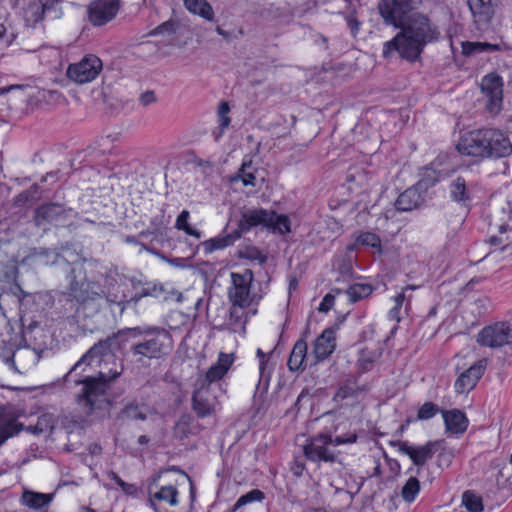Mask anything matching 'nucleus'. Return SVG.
Masks as SVG:
<instances>
[{
	"instance_id": "nucleus-11",
	"label": "nucleus",
	"mask_w": 512,
	"mask_h": 512,
	"mask_svg": "<svg viewBox=\"0 0 512 512\" xmlns=\"http://www.w3.org/2000/svg\"><path fill=\"white\" fill-rule=\"evenodd\" d=\"M457 150L463 155L488 158L489 150L487 148L486 129L465 133L457 144Z\"/></svg>"
},
{
	"instance_id": "nucleus-52",
	"label": "nucleus",
	"mask_w": 512,
	"mask_h": 512,
	"mask_svg": "<svg viewBox=\"0 0 512 512\" xmlns=\"http://www.w3.org/2000/svg\"><path fill=\"white\" fill-rule=\"evenodd\" d=\"M216 31H217V33H218L219 35H222V36H225V35H226L225 31H224V30H222L220 27H218V28L216 29Z\"/></svg>"
},
{
	"instance_id": "nucleus-3",
	"label": "nucleus",
	"mask_w": 512,
	"mask_h": 512,
	"mask_svg": "<svg viewBox=\"0 0 512 512\" xmlns=\"http://www.w3.org/2000/svg\"><path fill=\"white\" fill-rule=\"evenodd\" d=\"M252 282L253 273L249 269L231 273V285L228 288L231 302L229 321L235 332L244 331L247 321L257 313L258 301L251 293Z\"/></svg>"
},
{
	"instance_id": "nucleus-27",
	"label": "nucleus",
	"mask_w": 512,
	"mask_h": 512,
	"mask_svg": "<svg viewBox=\"0 0 512 512\" xmlns=\"http://www.w3.org/2000/svg\"><path fill=\"white\" fill-rule=\"evenodd\" d=\"M462 54L465 56H476L482 53H490L498 51L500 46L498 44H491L488 42H473L463 41L461 42Z\"/></svg>"
},
{
	"instance_id": "nucleus-32",
	"label": "nucleus",
	"mask_w": 512,
	"mask_h": 512,
	"mask_svg": "<svg viewBox=\"0 0 512 512\" xmlns=\"http://www.w3.org/2000/svg\"><path fill=\"white\" fill-rule=\"evenodd\" d=\"M241 180L244 186L255 187L257 185V177L255 175V169L251 165V161L243 162L238 174L232 178V181Z\"/></svg>"
},
{
	"instance_id": "nucleus-57",
	"label": "nucleus",
	"mask_w": 512,
	"mask_h": 512,
	"mask_svg": "<svg viewBox=\"0 0 512 512\" xmlns=\"http://www.w3.org/2000/svg\"><path fill=\"white\" fill-rule=\"evenodd\" d=\"M415 288H416L415 286H407V287H406V290H407V289H415Z\"/></svg>"
},
{
	"instance_id": "nucleus-41",
	"label": "nucleus",
	"mask_w": 512,
	"mask_h": 512,
	"mask_svg": "<svg viewBox=\"0 0 512 512\" xmlns=\"http://www.w3.org/2000/svg\"><path fill=\"white\" fill-rule=\"evenodd\" d=\"M439 412V408L432 402L424 403L418 410V419L428 420L434 417Z\"/></svg>"
},
{
	"instance_id": "nucleus-28",
	"label": "nucleus",
	"mask_w": 512,
	"mask_h": 512,
	"mask_svg": "<svg viewBox=\"0 0 512 512\" xmlns=\"http://www.w3.org/2000/svg\"><path fill=\"white\" fill-rule=\"evenodd\" d=\"M184 6L192 14L208 21L213 20L214 11L206 0H184Z\"/></svg>"
},
{
	"instance_id": "nucleus-19",
	"label": "nucleus",
	"mask_w": 512,
	"mask_h": 512,
	"mask_svg": "<svg viewBox=\"0 0 512 512\" xmlns=\"http://www.w3.org/2000/svg\"><path fill=\"white\" fill-rule=\"evenodd\" d=\"M433 443L428 442L423 446H413L406 442L398 444V452L407 455L411 461L417 465L422 466L433 455Z\"/></svg>"
},
{
	"instance_id": "nucleus-55",
	"label": "nucleus",
	"mask_w": 512,
	"mask_h": 512,
	"mask_svg": "<svg viewBox=\"0 0 512 512\" xmlns=\"http://www.w3.org/2000/svg\"><path fill=\"white\" fill-rule=\"evenodd\" d=\"M85 512H96V511H95V510H93V509L86 508V509H85Z\"/></svg>"
},
{
	"instance_id": "nucleus-33",
	"label": "nucleus",
	"mask_w": 512,
	"mask_h": 512,
	"mask_svg": "<svg viewBox=\"0 0 512 512\" xmlns=\"http://www.w3.org/2000/svg\"><path fill=\"white\" fill-rule=\"evenodd\" d=\"M189 219L190 212L188 210H183L176 219L175 228L177 230L185 232L189 236H192L196 239H200L202 237V233L198 229L192 227L189 224Z\"/></svg>"
},
{
	"instance_id": "nucleus-5",
	"label": "nucleus",
	"mask_w": 512,
	"mask_h": 512,
	"mask_svg": "<svg viewBox=\"0 0 512 512\" xmlns=\"http://www.w3.org/2000/svg\"><path fill=\"white\" fill-rule=\"evenodd\" d=\"M50 91L23 85H10L0 88V105L7 104L9 109H32L47 99ZM0 110H3L0 108Z\"/></svg>"
},
{
	"instance_id": "nucleus-43",
	"label": "nucleus",
	"mask_w": 512,
	"mask_h": 512,
	"mask_svg": "<svg viewBox=\"0 0 512 512\" xmlns=\"http://www.w3.org/2000/svg\"><path fill=\"white\" fill-rule=\"evenodd\" d=\"M174 32H175V24L173 21L169 20V21L162 23L161 25L156 27L154 30H152L150 32V35H153V36L165 35V34L170 35V34H173Z\"/></svg>"
},
{
	"instance_id": "nucleus-45",
	"label": "nucleus",
	"mask_w": 512,
	"mask_h": 512,
	"mask_svg": "<svg viewBox=\"0 0 512 512\" xmlns=\"http://www.w3.org/2000/svg\"><path fill=\"white\" fill-rule=\"evenodd\" d=\"M334 303V298L331 295H326L321 301L318 310L320 312H327L330 310Z\"/></svg>"
},
{
	"instance_id": "nucleus-6",
	"label": "nucleus",
	"mask_w": 512,
	"mask_h": 512,
	"mask_svg": "<svg viewBox=\"0 0 512 512\" xmlns=\"http://www.w3.org/2000/svg\"><path fill=\"white\" fill-rule=\"evenodd\" d=\"M258 226L265 227L280 235L291 231V221L287 215L277 214L275 211L265 209H252L242 214L239 224L241 231H248Z\"/></svg>"
},
{
	"instance_id": "nucleus-53",
	"label": "nucleus",
	"mask_w": 512,
	"mask_h": 512,
	"mask_svg": "<svg viewBox=\"0 0 512 512\" xmlns=\"http://www.w3.org/2000/svg\"><path fill=\"white\" fill-rule=\"evenodd\" d=\"M5 29L2 24H0V37L3 35Z\"/></svg>"
},
{
	"instance_id": "nucleus-38",
	"label": "nucleus",
	"mask_w": 512,
	"mask_h": 512,
	"mask_svg": "<svg viewBox=\"0 0 512 512\" xmlns=\"http://www.w3.org/2000/svg\"><path fill=\"white\" fill-rule=\"evenodd\" d=\"M451 197L453 200L457 202H465L468 200V192L466 189V181L458 177L452 184H451Z\"/></svg>"
},
{
	"instance_id": "nucleus-24",
	"label": "nucleus",
	"mask_w": 512,
	"mask_h": 512,
	"mask_svg": "<svg viewBox=\"0 0 512 512\" xmlns=\"http://www.w3.org/2000/svg\"><path fill=\"white\" fill-rule=\"evenodd\" d=\"M446 430L452 434H462L468 426V420L465 414L459 410H450L442 412Z\"/></svg>"
},
{
	"instance_id": "nucleus-50",
	"label": "nucleus",
	"mask_w": 512,
	"mask_h": 512,
	"mask_svg": "<svg viewBox=\"0 0 512 512\" xmlns=\"http://www.w3.org/2000/svg\"><path fill=\"white\" fill-rule=\"evenodd\" d=\"M398 314H399V309H397V308H395V307H393V308L389 311V313H388V315H389L390 319H392V320H396L397 322H399L400 318H399Z\"/></svg>"
},
{
	"instance_id": "nucleus-35",
	"label": "nucleus",
	"mask_w": 512,
	"mask_h": 512,
	"mask_svg": "<svg viewBox=\"0 0 512 512\" xmlns=\"http://www.w3.org/2000/svg\"><path fill=\"white\" fill-rule=\"evenodd\" d=\"M420 491V482L416 477H410L405 485L402 487L401 496L402 498L411 503L415 500Z\"/></svg>"
},
{
	"instance_id": "nucleus-30",
	"label": "nucleus",
	"mask_w": 512,
	"mask_h": 512,
	"mask_svg": "<svg viewBox=\"0 0 512 512\" xmlns=\"http://www.w3.org/2000/svg\"><path fill=\"white\" fill-rule=\"evenodd\" d=\"M306 352L307 345L305 342L299 341L294 345L288 360L290 370L294 371L302 367L306 357Z\"/></svg>"
},
{
	"instance_id": "nucleus-21",
	"label": "nucleus",
	"mask_w": 512,
	"mask_h": 512,
	"mask_svg": "<svg viewBox=\"0 0 512 512\" xmlns=\"http://www.w3.org/2000/svg\"><path fill=\"white\" fill-rule=\"evenodd\" d=\"M241 237V233L235 230L231 233L220 234L216 237L210 238L202 242L201 246L206 255L211 254L217 250L225 249L235 243Z\"/></svg>"
},
{
	"instance_id": "nucleus-37",
	"label": "nucleus",
	"mask_w": 512,
	"mask_h": 512,
	"mask_svg": "<svg viewBox=\"0 0 512 512\" xmlns=\"http://www.w3.org/2000/svg\"><path fill=\"white\" fill-rule=\"evenodd\" d=\"M462 504L470 512H482L483 504L481 497L471 491H466L462 496Z\"/></svg>"
},
{
	"instance_id": "nucleus-9",
	"label": "nucleus",
	"mask_w": 512,
	"mask_h": 512,
	"mask_svg": "<svg viewBox=\"0 0 512 512\" xmlns=\"http://www.w3.org/2000/svg\"><path fill=\"white\" fill-rule=\"evenodd\" d=\"M503 86L502 77L496 73H490L482 78L480 88L490 114L496 115L502 108Z\"/></svg>"
},
{
	"instance_id": "nucleus-47",
	"label": "nucleus",
	"mask_w": 512,
	"mask_h": 512,
	"mask_svg": "<svg viewBox=\"0 0 512 512\" xmlns=\"http://www.w3.org/2000/svg\"><path fill=\"white\" fill-rule=\"evenodd\" d=\"M58 210H60L59 206H57V205H50V206H48L46 208H43L42 209V213L47 215V216H50L52 213L58 212Z\"/></svg>"
},
{
	"instance_id": "nucleus-14",
	"label": "nucleus",
	"mask_w": 512,
	"mask_h": 512,
	"mask_svg": "<svg viewBox=\"0 0 512 512\" xmlns=\"http://www.w3.org/2000/svg\"><path fill=\"white\" fill-rule=\"evenodd\" d=\"M332 444V437L329 435L321 434L304 446V454L311 461H324L333 462L335 454L330 449Z\"/></svg>"
},
{
	"instance_id": "nucleus-18",
	"label": "nucleus",
	"mask_w": 512,
	"mask_h": 512,
	"mask_svg": "<svg viewBox=\"0 0 512 512\" xmlns=\"http://www.w3.org/2000/svg\"><path fill=\"white\" fill-rule=\"evenodd\" d=\"M37 360L36 353L29 348L17 349L11 358L6 359V364L20 374L27 373L35 366Z\"/></svg>"
},
{
	"instance_id": "nucleus-17",
	"label": "nucleus",
	"mask_w": 512,
	"mask_h": 512,
	"mask_svg": "<svg viewBox=\"0 0 512 512\" xmlns=\"http://www.w3.org/2000/svg\"><path fill=\"white\" fill-rule=\"evenodd\" d=\"M486 368V361L480 360L469 369L463 372L455 382V390L459 394L466 393L474 388L478 380L484 373Z\"/></svg>"
},
{
	"instance_id": "nucleus-42",
	"label": "nucleus",
	"mask_w": 512,
	"mask_h": 512,
	"mask_svg": "<svg viewBox=\"0 0 512 512\" xmlns=\"http://www.w3.org/2000/svg\"><path fill=\"white\" fill-rule=\"evenodd\" d=\"M54 426V418L50 414H43L39 417L36 429L40 432L52 430Z\"/></svg>"
},
{
	"instance_id": "nucleus-12",
	"label": "nucleus",
	"mask_w": 512,
	"mask_h": 512,
	"mask_svg": "<svg viewBox=\"0 0 512 512\" xmlns=\"http://www.w3.org/2000/svg\"><path fill=\"white\" fill-rule=\"evenodd\" d=\"M119 8V0H94L87 8L88 20L94 26L105 25L116 17Z\"/></svg>"
},
{
	"instance_id": "nucleus-48",
	"label": "nucleus",
	"mask_w": 512,
	"mask_h": 512,
	"mask_svg": "<svg viewBox=\"0 0 512 512\" xmlns=\"http://www.w3.org/2000/svg\"><path fill=\"white\" fill-rule=\"evenodd\" d=\"M257 356L260 358L259 360V370H260V373L262 374L263 373V370L265 369V355L264 353L258 349L257 350Z\"/></svg>"
},
{
	"instance_id": "nucleus-16",
	"label": "nucleus",
	"mask_w": 512,
	"mask_h": 512,
	"mask_svg": "<svg viewBox=\"0 0 512 512\" xmlns=\"http://www.w3.org/2000/svg\"><path fill=\"white\" fill-rule=\"evenodd\" d=\"M488 158H504L512 154L509 138L499 130L486 129Z\"/></svg>"
},
{
	"instance_id": "nucleus-7",
	"label": "nucleus",
	"mask_w": 512,
	"mask_h": 512,
	"mask_svg": "<svg viewBox=\"0 0 512 512\" xmlns=\"http://www.w3.org/2000/svg\"><path fill=\"white\" fill-rule=\"evenodd\" d=\"M135 334H153V337L135 344L132 347L133 355L137 356L139 360L144 358L154 359L159 358L164 353V340L168 338V334L159 329H147L142 331L140 328L132 330Z\"/></svg>"
},
{
	"instance_id": "nucleus-22",
	"label": "nucleus",
	"mask_w": 512,
	"mask_h": 512,
	"mask_svg": "<svg viewBox=\"0 0 512 512\" xmlns=\"http://www.w3.org/2000/svg\"><path fill=\"white\" fill-rule=\"evenodd\" d=\"M335 332L332 329H326L318 336L314 342V354L318 360L326 359L335 349Z\"/></svg>"
},
{
	"instance_id": "nucleus-51",
	"label": "nucleus",
	"mask_w": 512,
	"mask_h": 512,
	"mask_svg": "<svg viewBox=\"0 0 512 512\" xmlns=\"http://www.w3.org/2000/svg\"><path fill=\"white\" fill-rule=\"evenodd\" d=\"M349 25L351 26L352 30H355L358 27V23L355 20H349Z\"/></svg>"
},
{
	"instance_id": "nucleus-20",
	"label": "nucleus",
	"mask_w": 512,
	"mask_h": 512,
	"mask_svg": "<svg viewBox=\"0 0 512 512\" xmlns=\"http://www.w3.org/2000/svg\"><path fill=\"white\" fill-rule=\"evenodd\" d=\"M22 7L24 20L28 25H34L42 20L46 3L44 0H17Z\"/></svg>"
},
{
	"instance_id": "nucleus-46",
	"label": "nucleus",
	"mask_w": 512,
	"mask_h": 512,
	"mask_svg": "<svg viewBox=\"0 0 512 512\" xmlns=\"http://www.w3.org/2000/svg\"><path fill=\"white\" fill-rule=\"evenodd\" d=\"M140 101L144 106H147L156 101V96L153 91H147L141 95Z\"/></svg>"
},
{
	"instance_id": "nucleus-26",
	"label": "nucleus",
	"mask_w": 512,
	"mask_h": 512,
	"mask_svg": "<svg viewBox=\"0 0 512 512\" xmlns=\"http://www.w3.org/2000/svg\"><path fill=\"white\" fill-rule=\"evenodd\" d=\"M357 246L370 248L373 253L381 255L383 253L382 241L380 237L373 232H362L356 238L354 244L347 247L349 251L354 250Z\"/></svg>"
},
{
	"instance_id": "nucleus-40",
	"label": "nucleus",
	"mask_w": 512,
	"mask_h": 512,
	"mask_svg": "<svg viewBox=\"0 0 512 512\" xmlns=\"http://www.w3.org/2000/svg\"><path fill=\"white\" fill-rule=\"evenodd\" d=\"M109 478L113 480L121 489L122 491L127 494L134 496L137 494V487L134 484L126 483L123 481L116 473L110 472L108 474Z\"/></svg>"
},
{
	"instance_id": "nucleus-15",
	"label": "nucleus",
	"mask_w": 512,
	"mask_h": 512,
	"mask_svg": "<svg viewBox=\"0 0 512 512\" xmlns=\"http://www.w3.org/2000/svg\"><path fill=\"white\" fill-rule=\"evenodd\" d=\"M214 390V387L196 382L193 393V408L200 417L208 416L214 412L217 404Z\"/></svg>"
},
{
	"instance_id": "nucleus-25",
	"label": "nucleus",
	"mask_w": 512,
	"mask_h": 512,
	"mask_svg": "<svg viewBox=\"0 0 512 512\" xmlns=\"http://www.w3.org/2000/svg\"><path fill=\"white\" fill-rule=\"evenodd\" d=\"M468 6L476 23H487L494 13L490 0H468Z\"/></svg>"
},
{
	"instance_id": "nucleus-1",
	"label": "nucleus",
	"mask_w": 512,
	"mask_h": 512,
	"mask_svg": "<svg viewBox=\"0 0 512 512\" xmlns=\"http://www.w3.org/2000/svg\"><path fill=\"white\" fill-rule=\"evenodd\" d=\"M379 12L387 24L402 30L384 44L383 54L397 51L401 57L414 61L424 47L436 41L440 32L430 19L421 13H411V0H380Z\"/></svg>"
},
{
	"instance_id": "nucleus-10",
	"label": "nucleus",
	"mask_w": 512,
	"mask_h": 512,
	"mask_svg": "<svg viewBox=\"0 0 512 512\" xmlns=\"http://www.w3.org/2000/svg\"><path fill=\"white\" fill-rule=\"evenodd\" d=\"M477 342L489 348L511 345L512 326L507 322H496L486 326L479 332Z\"/></svg>"
},
{
	"instance_id": "nucleus-54",
	"label": "nucleus",
	"mask_w": 512,
	"mask_h": 512,
	"mask_svg": "<svg viewBox=\"0 0 512 512\" xmlns=\"http://www.w3.org/2000/svg\"><path fill=\"white\" fill-rule=\"evenodd\" d=\"M295 287H296V283H295V282H291V283H290V287H289V289H290V290H291V289H295Z\"/></svg>"
},
{
	"instance_id": "nucleus-8",
	"label": "nucleus",
	"mask_w": 512,
	"mask_h": 512,
	"mask_svg": "<svg viewBox=\"0 0 512 512\" xmlns=\"http://www.w3.org/2000/svg\"><path fill=\"white\" fill-rule=\"evenodd\" d=\"M103 69V63L99 57L93 54L86 55L77 63L70 64L67 68V77L78 84L92 82Z\"/></svg>"
},
{
	"instance_id": "nucleus-13",
	"label": "nucleus",
	"mask_w": 512,
	"mask_h": 512,
	"mask_svg": "<svg viewBox=\"0 0 512 512\" xmlns=\"http://www.w3.org/2000/svg\"><path fill=\"white\" fill-rule=\"evenodd\" d=\"M233 362V354L220 353L217 362L208 369L204 376H200L196 382L222 391V385L218 382L225 376Z\"/></svg>"
},
{
	"instance_id": "nucleus-49",
	"label": "nucleus",
	"mask_w": 512,
	"mask_h": 512,
	"mask_svg": "<svg viewBox=\"0 0 512 512\" xmlns=\"http://www.w3.org/2000/svg\"><path fill=\"white\" fill-rule=\"evenodd\" d=\"M404 300H405V294H404V293H400V294H398V295L395 297V299H394V301H395V305H394V307L400 310V308L402 307V304H403Z\"/></svg>"
},
{
	"instance_id": "nucleus-44",
	"label": "nucleus",
	"mask_w": 512,
	"mask_h": 512,
	"mask_svg": "<svg viewBox=\"0 0 512 512\" xmlns=\"http://www.w3.org/2000/svg\"><path fill=\"white\" fill-rule=\"evenodd\" d=\"M357 440V434L355 432H349L345 435L337 436L332 438L333 446H339L343 444H352Z\"/></svg>"
},
{
	"instance_id": "nucleus-29",
	"label": "nucleus",
	"mask_w": 512,
	"mask_h": 512,
	"mask_svg": "<svg viewBox=\"0 0 512 512\" xmlns=\"http://www.w3.org/2000/svg\"><path fill=\"white\" fill-rule=\"evenodd\" d=\"M381 352L378 348L365 347L359 352L358 366L368 371L372 368L373 364L380 358Z\"/></svg>"
},
{
	"instance_id": "nucleus-31",
	"label": "nucleus",
	"mask_w": 512,
	"mask_h": 512,
	"mask_svg": "<svg viewBox=\"0 0 512 512\" xmlns=\"http://www.w3.org/2000/svg\"><path fill=\"white\" fill-rule=\"evenodd\" d=\"M22 500L26 506L32 509H39L51 502L52 495L36 492H24Z\"/></svg>"
},
{
	"instance_id": "nucleus-36",
	"label": "nucleus",
	"mask_w": 512,
	"mask_h": 512,
	"mask_svg": "<svg viewBox=\"0 0 512 512\" xmlns=\"http://www.w3.org/2000/svg\"><path fill=\"white\" fill-rule=\"evenodd\" d=\"M265 498L264 493L259 489H253L249 491L248 493L242 495L239 497V499L236 501L233 507V511L238 510L239 508L254 503V502H261Z\"/></svg>"
},
{
	"instance_id": "nucleus-4",
	"label": "nucleus",
	"mask_w": 512,
	"mask_h": 512,
	"mask_svg": "<svg viewBox=\"0 0 512 512\" xmlns=\"http://www.w3.org/2000/svg\"><path fill=\"white\" fill-rule=\"evenodd\" d=\"M455 169L450 162V156L447 153L439 154L430 167L426 168L422 180L418 187H412L401 193L396 201V207L401 211H411L419 206L422 201L419 193V187L433 185L440 179L448 176Z\"/></svg>"
},
{
	"instance_id": "nucleus-39",
	"label": "nucleus",
	"mask_w": 512,
	"mask_h": 512,
	"mask_svg": "<svg viewBox=\"0 0 512 512\" xmlns=\"http://www.w3.org/2000/svg\"><path fill=\"white\" fill-rule=\"evenodd\" d=\"M230 111L229 105L226 102L220 103L218 107V122L220 127V134L224 132V130L229 126L230 124V118L228 117V113Z\"/></svg>"
},
{
	"instance_id": "nucleus-23",
	"label": "nucleus",
	"mask_w": 512,
	"mask_h": 512,
	"mask_svg": "<svg viewBox=\"0 0 512 512\" xmlns=\"http://www.w3.org/2000/svg\"><path fill=\"white\" fill-rule=\"evenodd\" d=\"M21 430L22 425L17 421L14 414L9 412L0 413V446Z\"/></svg>"
},
{
	"instance_id": "nucleus-2",
	"label": "nucleus",
	"mask_w": 512,
	"mask_h": 512,
	"mask_svg": "<svg viewBox=\"0 0 512 512\" xmlns=\"http://www.w3.org/2000/svg\"><path fill=\"white\" fill-rule=\"evenodd\" d=\"M113 342L114 339L108 338L94 344L71 369L72 372L79 369L85 371L84 366L101 368L98 377H86L78 382L80 388L76 393V401L86 413L108 406V382L119 377L123 371L122 365L112 353Z\"/></svg>"
},
{
	"instance_id": "nucleus-34",
	"label": "nucleus",
	"mask_w": 512,
	"mask_h": 512,
	"mask_svg": "<svg viewBox=\"0 0 512 512\" xmlns=\"http://www.w3.org/2000/svg\"><path fill=\"white\" fill-rule=\"evenodd\" d=\"M372 291L373 288L368 283H355L348 288L347 296L349 300L356 302L369 296Z\"/></svg>"
},
{
	"instance_id": "nucleus-56",
	"label": "nucleus",
	"mask_w": 512,
	"mask_h": 512,
	"mask_svg": "<svg viewBox=\"0 0 512 512\" xmlns=\"http://www.w3.org/2000/svg\"><path fill=\"white\" fill-rule=\"evenodd\" d=\"M159 478H160V475H158L157 477H155V478L153 479V482H154V483H155V482H157V480H158Z\"/></svg>"
}]
</instances>
